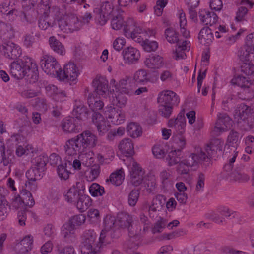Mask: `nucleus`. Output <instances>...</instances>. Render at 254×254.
<instances>
[{
  "mask_svg": "<svg viewBox=\"0 0 254 254\" xmlns=\"http://www.w3.org/2000/svg\"><path fill=\"white\" fill-rule=\"evenodd\" d=\"M125 29V36L131 38L134 41L140 43L143 49L147 52H151L156 51L158 47V43L155 41H150L145 39L143 37L145 33L143 32V29L138 26L134 20H129Z\"/></svg>",
  "mask_w": 254,
  "mask_h": 254,
  "instance_id": "f257e3e1",
  "label": "nucleus"
},
{
  "mask_svg": "<svg viewBox=\"0 0 254 254\" xmlns=\"http://www.w3.org/2000/svg\"><path fill=\"white\" fill-rule=\"evenodd\" d=\"M169 126L175 131V136L173 137V146L178 153H181L186 145V139L182 134L185 132L186 121L183 114L180 113L176 119H170L168 122Z\"/></svg>",
  "mask_w": 254,
  "mask_h": 254,
  "instance_id": "f03ea898",
  "label": "nucleus"
},
{
  "mask_svg": "<svg viewBox=\"0 0 254 254\" xmlns=\"http://www.w3.org/2000/svg\"><path fill=\"white\" fill-rule=\"evenodd\" d=\"M181 153H178L177 150L170 151L166 158L169 166H173L180 162Z\"/></svg>",
  "mask_w": 254,
  "mask_h": 254,
  "instance_id": "13d9d810",
  "label": "nucleus"
},
{
  "mask_svg": "<svg viewBox=\"0 0 254 254\" xmlns=\"http://www.w3.org/2000/svg\"><path fill=\"white\" fill-rule=\"evenodd\" d=\"M15 5V1L11 0L9 2H4L1 5V11L9 16V18L13 20L15 16L14 13H12V10H16L14 7Z\"/></svg>",
  "mask_w": 254,
  "mask_h": 254,
  "instance_id": "49530a36",
  "label": "nucleus"
},
{
  "mask_svg": "<svg viewBox=\"0 0 254 254\" xmlns=\"http://www.w3.org/2000/svg\"><path fill=\"white\" fill-rule=\"evenodd\" d=\"M14 36L13 29L10 24L0 22V41H7Z\"/></svg>",
  "mask_w": 254,
  "mask_h": 254,
  "instance_id": "c756f323",
  "label": "nucleus"
},
{
  "mask_svg": "<svg viewBox=\"0 0 254 254\" xmlns=\"http://www.w3.org/2000/svg\"><path fill=\"white\" fill-rule=\"evenodd\" d=\"M231 82L233 84L237 85L241 88L254 85L253 82L252 83H250L249 78L240 75L233 78L231 80Z\"/></svg>",
  "mask_w": 254,
  "mask_h": 254,
  "instance_id": "4d7b16f0",
  "label": "nucleus"
},
{
  "mask_svg": "<svg viewBox=\"0 0 254 254\" xmlns=\"http://www.w3.org/2000/svg\"><path fill=\"white\" fill-rule=\"evenodd\" d=\"M31 34H27L23 37V44L27 48L31 47L33 44L37 42L41 39V35L40 32H36L34 35L33 32Z\"/></svg>",
  "mask_w": 254,
  "mask_h": 254,
  "instance_id": "79ce46f5",
  "label": "nucleus"
},
{
  "mask_svg": "<svg viewBox=\"0 0 254 254\" xmlns=\"http://www.w3.org/2000/svg\"><path fill=\"white\" fill-rule=\"evenodd\" d=\"M69 165L66 164V162L64 164H60L58 165L57 170L58 176L61 179L66 180L69 178L70 171L67 170Z\"/></svg>",
  "mask_w": 254,
  "mask_h": 254,
  "instance_id": "bf43d9fd",
  "label": "nucleus"
},
{
  "mask_svg": "<svg viewBox=\"0 0 254 254\" xmlns=\"http://www.w3.org/2000/svg\"><path fill=\"white\" fill-rule=\"evenodd\" d=\"M107 117L111 120V122L116 125L123 123L125 121V114L120 110L115 108L111 109L109 111Z\"/></svg>",
  "mask_w": 254,
  "mask_h": 254,
  "instance_id": "f704fd0d",
  "label": "nucleus"
},
{
  "mask_svg": "<svg viewBox=\"0 0 254 254\" xmlns=\"http://www.w3.org/2000/svg\"><path fill=\"white\" fill-rule=\"evenodd\" d=\"M172 109L173 107L171 105L159 104V113L163 117L168 118L172 112Z\"/></svg>",
  "mask_w": 254,
  "mask_h": 254,
  "instance_id": "774afa93",
  "label": "nucleus"
},
{
  "mask_svg": "<svg viewBox=\"0 0 254 254\" xmlns=\"http://www.w3.org/2000/svg\"><path fill=\"white\" fill-rule=\"evenodd\" d=\"M62 128L66 132H78L81 130V121L74 117L64 119L62 122Z\"/></svg>",
  "mask_w": 254,
  "mask_h": 254,
  "instance_id": "ddd939ff",
  "label": "nucleus"
},
{
  "mask_svg": "<svg viewBox=\"0 0 254 254\" xmlns=\"http://www.w3.org/2000/svg\"><path fill=\"white\" fill-rule=\"evenodd\" d=\"M96 94L105 96L108 92V81L104 76L97 75L92 82Z\"/></svg>",
  "mask_w": 254,
  "mask_h": 254,
  "instance_id": "4be33fe9",
  "label": "nucleus"
},
{
  "mask_svg": "<svg viewBox=\"0 0 254 254\" xmlns=\"http://www.w3.org/2000/svg\"><path fill=\"white\" fill-rule=\"evenodd\" d=\"M190 46V43L189 41L185 40L182 42L181 44L178 43L175 51H174V57L177 60L179 59H185L186 55L184 52L185 51L189 50Z\"/></svg>",
  "mask_w": 254,
  "mask_h": 254,
  "instance_id": "72a5a7b5",
  "label": "nucleus"
},
{
  "mask_svg": "<svg viewBox=\"0 0 254 254\" xmlns=\"http://www.w3.org/2000/svg\"><path fill=\"white\" fill-rule=\"evenodd\" d=\"M166 203L165 197L162 195L156 196L152 200L151 204L148 209L149 215L150 218L155 219L158 214V212L161 211Z\"/></svg>",
  "mask_w": 254,
  "mask_h": 254,
  "instance_id": "4468645a",
  "label": "nucleus"
},
{
  "mask_svg": "<svg viewBox=\"0 0 254 254\" xmlns=\"http://www.w3.org/2000/svg\"><path fill=\"white\" fill-rule=\"evenodd\" d=\"M0 199V220H4L8 215L10 207L5 198Z\"/></svg>",
  "mask_w": 254,
  "mask_h": 254,
  "instance_id": "864d4df0",
  "label": "nucleus"
},
{
  "mask_svg": "<svg viewBox=\"0 0 254 254\" xmlns=\"http://www.w3.org/2000/svg\"><path fill=\"white\" fill-rule=\"evenodd\" d=\"M44 172L34 166L26 172V176L29 181H36L41 179Z\"/></svg>",
  "mask_w": 254,
  "mask_h": 254,
  "instance_id": "603ef678",
  "label": "nucleus"
},
{
  "mask_svg": "<svg viewBox=\"0 0 254 254\" xmlns=\"http://www.w3.org/2000/svg\"><path fill=\"white\" fill-rule=\"evenodd\" d=\"M83 185L80 182H77L75 185L70 188L65 195L66 199L71 203H75L80 196L83 193Z\"/></svg>",
  "mask_w": 254,
  "mask_h": 254,
  "instance_id": "aec40b11",
  "label": "nucleus"
},
{
  "mask_svg": "<svg viewBox=\"0 0 254 254\" xmlns=\"http://www.w3.org/2000/svg\"><path fill=\"white\" fill-rule=\"evenodd\" d=\"M133 78L135 82L144 84L148 82L154 83L157 81L158 78L156 76H151L147 73L146 70L140 69L137 70L134 75Z\"/></svg>",
  "mask_w": 254,
  "mask_h": 254,
  "instance_id": "bb28decb",
  "label": "nucleus"
},
{
  "mask_svg": "<svg viewBox=\"0 0 254 254\" xmlns=\"http://www.w3.org/2000/svg\"><path fill=\"white\" fill-rule=\"evenodd\" d=\"M164 147L163 143L155 145L152 149L153 155L157 158H163L166 153Z\"/></svg>",
  "mask_w": 254,
  "mask_h": 254,
  "instance_id": "69168bd1",
  "label": "nucleus"
},
{
  "mask_svg": "<svg viewBox=\"0 0 254 254\" xmlns=\"http://www.w3.org/2000/svg\"><path fill=\"white\" fill-rule=\"evenodd\" d=\"M215 30L217 38H221L222 36V34L226 32L225 26L221 25H218V27H203L199 32L198 37L200 43L206 46L210 45L214 39L213 31Z\"/></svg>",
  "mask_w": 254,
  "mask_h": 254,
  "instance_id": "423d86ee",
  "label": "nucleus"
},
{
  "mask_svg": "<svg viewBox=\"0 0 254 254\" xmlns=\"http://www.w3.org/2000/svg\"><path fill=\"white\" fill-rule=\"evenodd\" d=\"M127 252L129 254H131L136 252L139 246V239L129 238L127 243Z\"/></svg>",
  "mask_w": 254,
  "mask_h": 254,
  "instance_id": "338daca9",
  "label": "nucleus"
},
{
  "mask_svg": "<svg viewBox=\"0 0 254 254\" xmlns=\"http://www.w3.org/2000/svg\"><path fill=\"white\" fill-rule=\"evenodd\" d=\"M244 168L243 166L239 169V168L228 173L226 175L227 179L229 181H237L239 182H246L250 179V177L247 174L242 172L241 169Z\"/></svg>",
  "mask_w": 254,
  "mask_h": 254,
  "instance_id": "c85d7f7f",
  "label": "nucleus"
},
{
  "mask_svg": "<svg viewBox=\"0 0 254 254\" xmlns=\"http://www.w3.org/2000/svg\"><path fill=\"white\" fill-rule=\"evenodd\" d=\"M75 228L69 222L65 223L62 228V234L66 241H72L75 238Z\"/></svg>",
  "mask_w": 254,
  "mask_h": 254,
  "instance_id": "c9c22d12",
  "label": "nucleus"
},
{
  "mask_svg": "<svg viewBox=\"0 0 254 254\" xmlns=\"http://www.w3.org/2000/svg\"><path fill=\"white\" fill-rule=\"evenodd\" d=\"M67 17L70 33L79 30L83 26L82 22L79 21L78 17L75 15L71 14L70 15H67Z\"/></svg>",
  "mask_w": 254,
  "mask_h": 254,
  "instance_id": "a18cd8bd",
  "label": "nucleus"
},
{
  "mask_svg": "<svg viewBox=\"0 0 254 254\" xmlns=\"http://www.w3.org/2000/svg\"><path fill=\"white\" fill-rule=\"evenodd\" d=\"M92 121L96 126L100 135L102 136L108 131L110 125L99 112H95L93 114Z\"/></svg>",
  "mask_w": 254,
  "mask_h": 254,
  "instance_id": "f3484780",
  "label": "nucleus"
},
{
  "mask_svg": "<svg viewBox=\"0 0 254 254\" xmlns=\"http://www.w3.org/2000/svg\"><path fill=\"white\" fill-rule=\"evenodd\" d=\"M40 65L43 70L47 74L57 76L61 67L56 60L51 56L44 55L40 61Z\"/></svg>",
  "mask_w": 254,
  "mask_h": 254,
  "instance_id": "0eeeda50",
  "label": "nucleus"
},
{
  "mask_svg": "<svg viewBox=\"0 0 254 254\" xmlns=\"http://www.w3.org/2000/svg\"><path fill=\"white\" fill-rule=\"evenodd\" d=\"M78 136L82 142L84 149L93 148L98 142L97 136L89 131H84Z\"/></svg>",
  "mask_w": 254,
  "mask_h": 254,
  "instance_id": "5701e85b",
  "label": "nucleus"
},
{
  "mask_svg": "<svg viewBox=\"0 0 254 254\" xmlns=\"http://www.w3.org/2000/svg\"><path fill=\"white\" fill-rule=\"evenodd\" d=\"M0 52L10 59H16L21 54L19 47L9 40L3 41L2 44L0 43Z\"/></svg>",
  "mask_w": 254,
  "mask_h": 254,
  "instance_id": "9d476101",
  "label": "nucleus"
},
{
  "mask_svg": "<svg viewBox=\"0 0 254 254\" xmlns=\"http://www.w3.org/2000/svg\"><path fill=\"white\" fill-rule=\"evenodd\" d=\"M125 179V174L123 168H121L116 172L112 173L109 179H106V182H111L116 186H119Z\"/></svg>",
  "mask_w": 254,
  "mask_h": 254,
  "instance_id": "e433bc0d",
  "label": "nucleus"
},
{
  "mask_svg": "<svg viewBox=\"0 0 254 254\" xmlns=\"http://www.w3.org/2000/svg\"><path fill=\"white\" fill-rule=\"evenodd\" d=\"M119 149L127 157H131L134 153V146L129 138L123 139L119 144Z\"/></svg>",
  "mask_w": 254,
  "mask_h": 254,
  "instance_id": "2f4dec72",
  "label": "nucleus"
},
{
  "mask_svg": "<svg viewBox=\"0 0 254 254\" xmlns=\"http://www.w3.org/2000/svg\"><path fill=\"white\" fill-rule=\"evenodd\" d=\"M113 7L112 4L109 2H105L103 3L100 8H96L94 12H101L102 13L110 16L113 12Z\"/></svg>",
  "mask_w": 254,
  "mask_h": 254,
  "instance_id": "e2e57ef3",
  "label": "nucleus"
},
{
  "mask_svg": "<svg viewBox=\"0 0 254 254\" xmlns=\"http://www.w3.org/2000/svg\"><path fill=\"white\" fill-rule=\"evenodd\" d=\"M97 235L93 230L84 232L82 238L81 252L82 254H98L101 246L95 243Z\"/></svg>",
  "mask_w": 254,
  "mask_h": 254,
  "instance_id": "39448f33",
  "label": "nucleus"
},
{
  "mask_svg": "<svg viewBox=\"0 0 254 254\" xmlns=\"http://www.w3.org/2000/svg\"><path fill=\"white\" fill-rule=\"evenodd\" d=\"M224 141L220 139L214 138L207 144L202 150L204 151L207 157L211 160V158L217 153V151H222Z\"/></svg>",
  "mask_w": 254,
  "mask_h": 254,
  "instance_id": "6ab92c4d",
  "label": "nucleus"
},
{
  "mask_svg": "<svg viewBox=\"0 0 254 254\" xmlns=\"http://www.w3.org/2000/svg\"><path fill=\"white\" fill-rule=\"evenodd\" d=\"M23 201V205L29 207H32L35 201L29 190L26 189H23L19 195Z\"/></svg>",
  "mask_w": 254,
  "mask_h": 254,
  "instance_id": "09e8293b",
  "label": "nucleus"
},
{
  "mask_svg": "<svg viewBox=\"0 0 254 254\" xmlns=\"http://www.w3.org/2000/svg\"><path fill=\"white\" fill-rule=\"evenodd\" d=\"M254 52L250 48L244 45L241 48L238 55L242 61L247 62L250 60V54L253 53Z\"/></svg>",
  "mask_w": 254,
  "mask_h": 254,
  "instance_id": "680f3d73",
  "label": "nucleus"
},
{
  "mask_svg": "<svg viewBox=\"0 0 254 254\" xmlns=\"http://www.w3.org/2000/svg\"><path fill=\"white\" fill-rule=\"evenodd\" d=\"M122 55L125 63L128 64L137 63L140 58L139 51L131 46L125 48L122 51Z\"/></svg>",
  "mask_w": 254,
  "mask_h": 254,
  "instance_id": "dca6fc26",
  "label": "nucleus"
},
{
  "mask_svg": "<svg viewBox=\"0 0 254 254\" xmlns=\"http://www.w3.org/2000/svg\"><path fill=\"white\" fill-rule=\"evenodd\" d=\"M56 9L53 5L52 0H40L36 6V13L38 14L49 16L50 13Z\"/></svg>",
  "mask_w": 254,
  "mask_h": 254,
  "instance_id": "393cba45",
  "label": "nucleus"
},
{
  "mask_svg": "<svg viewBox=\"0 0 254 254\" xmlns=\"http://www.w3.org/2000/svg\"><path fill=\"white\" fill-rule=\"evenodd\" d=\"M129 20H133L132 19H129L125 24V21L120 15H118L114 17L111 22V25L112 28L115 30H120L122 28H123L124 34L125 35V29L127 27V23Z\"/></svg>",
  "mask_w": 254,
  "mask_h": 254,
  "instance_id": "a19ab883",
  "label": "nucleus"
},
{
  "mask_svg": "<svg viewBox=\"0 0 254 254\" xmlns=\"http://www.w3.org/2000/svg\"><path fill=\"white\" fill-rule=\"evenodd\" d=\"M12 13H14V15L16 17H19L21 20L23 22L32 23L35 21L36 17V16H33L31 14V12H34L33 10L30 11H18L17 10H12Z\"/></svg>",
  "mask_w": 254,
  "mask_h": 254,
  "instance_id": "ea45409f",
  "label": "nucleus"
},
{
  "mask_svg": "<svg viewBox=\"0 0 254 254\" xmlns=\"http://www.w3.org/2000/svg\"><path fill=\"white\" fill-rule=\"evenodd\" d=\"M87 103L90 109L95 113L101 110L103 106V102L100 100L95 93H89L87 97Z\"/></svg>",
  "mask_w": 254,
  "mask_h": 254,
  "instance_id": "473e14b6",
  "label": "nucleus"
},
{
  "mask_svg": "<svg viewBox=\"0 0 254 254\" xmlns=\"http://www.w3.org/2000/svg\"><path fill=\"white\" fill-rule=\"evenodd\" d=\"M106 228L107 229H113L119 234V230L121 228H127L132 222V217L126 212L118 213L117 219L111 216H107L104 220Z\"/></svg>",
  "mask_w": 254,
  "mask_h": 254,
  "instance_id": "20e7f679",
  "label": "nucleus"
},
{
  "mask_svg": "<svg viewBox=\"0 0 254 254\" xmlns=\"http://www.w3.org/2000/svg\"><path fill=\"white\" fill-rule=\"evenodd\" d=\"M48 162V157L46 154H42L34 159V166L39 168L41 171H44L46 169V165Z\"/></svg>",
  "mask_w": 254,
  "mask_h": 254,
  "instance_id": "3c124183",
  "label": "nucleus"
},
{
  "mask_svg": "<svg viewBox=\"0 0 254 254\" xmlns=\"http://www.w3.org/2000/svg\"><path fill=\"white\" fill-rule=\"evenodd\" d=\"M234 116L238 127L243 130H250L254 125V114L252 109L244 103L237 106Z\"/></svg>",
  "mask_w": 254,
  "mask_h": 254,
  "instance_id": "7ed1b4c3",
  "label": "nucleus"
},
{
  "mask_svg": "<svg viewBox=\"0 0 254 254\" xmlns=\"http://www.w3.org/2000/svg\"><path fill=\"white\" fill-rule=\"evenodd\" d=\"M45 89L47 93L51 96H53L54 99L58 100L57 98V96H60L63 97L65 96V94L64 92L58 90L57 87L54 85L49 84L45 87Z\"/></svg>",
  "mask_w": 254,
  "mask_h": 254,
  "instance_id": "6e6d98bb",
  "label": "nucleus"
},
{
  "mask_svg": "<svg viewBox=\"0 0 254 254\" xmlns=\"http://www.w3.org/2000/svg\"><path fill=\"white\" fill-rule=\"evenodd\" d=\"M19 60L14 61L10 65V73L12 76L17 79H22L26 74Z\"/></svg>",
  "mask_w": 254,
  "mask_h": 254,
  "instance_id": "7c9ffc66",
  "label": "nucleus"
},
{
  "mask_svg": "<svg viewBox=\"0 0 254 254\" xmlns=\"http://www.w3.org/2000/svg\"><path fill=\"white\" fill-rule=\"evenodd\" d=\"M49 16L41 15L38 19V27L42 30H46L50 27H53L56 25L55 20L49 19Z\"/></svg>",
  "mask_w": 254,
  "mask_h": 254,
  "instance_id": "c03bdc74",
  "label": "nucleus"
},
{
  "mask_svg": "<svg viewBox=\"0 0 254 254\" xmlns=\"http://www.w3.org/2000/svg\"><path fill=\"white\" fill-rule=\"evenodd\" d=\"M89 192L94 197L102 196L105 193L103 187L97 183H93L89 187Z\"/></svg>",
  "mask_w": 254,
  "mask_h": 254,
  "instance_id": "052dcab7",
  "label": "nucleus"
},
{
  "mask_svg": "<svg viewBox=\"0 0 254 254\" xmlns=\"http://www.w3.org/2000/svg\"><path fill=\"white\" fill-rule=\"evenodd\" d=\"M88 111L86 107L82 104L76 105L73 110V115L75 118L78 119L80 121L83 118H87Z\"/></svg>",
  "mask_w": 254,
  "mask_h": 254,
  "instance_id": "8fccbe9b",
  "label": "nucleus"
},
{
  "mask_svg": "<svg viewBox=\"0 0 254 254\" xmlns=\"http://www.w3.org/2000/svg\"><path fill=\"white\" fill-rule=\"evenodd\" d=\"M165 35L170 43H180L178 34L171 28H167L165 31Z\"/></svg>",
  "mask_w": 254,
  "mask_h": 254,
  "instance_id": "5fc2aeb1",
  "label": "nucleus"
},
{
  "mask_svg": "<svg viewBox=\"0 0 254 254\" xmlns=\"http://www.w3.org/2000/svg\"><path fill=\"white\" fill-rule=\"evenodd\" d=\"M19 60L27 74L28 72H30L31 70L35 69L36 68L38 67L35 61L32 58L28 56H24Z\"/></svg>",
  "mask_w": 254,
  "mask_h": 254,
  "instance_id": "de8ad7c7",
  "label": "nucleus"
},
{
  "mask_svg": "<svg viewBox=\"0 0 254 254\" xmlns=\"http://www.w3.org/2000/svg\"><path fill=\"white\" fill-rule=\"evenodd\" d=\"M146 66L149 68L155 69L162 67L164 65L162 57L157 54H152L146 58L144 62Z\"/></svg>",
  "mask_w": 254,
  "mask_h": 254,
  "instance_id": "a878e982",
  "label": "nucleus"
},
{
  "mask_svg": "<svg viewBox=\"0 0 254 254\" xmlns=\"http://www.w3.org/2000/svg\"><path fill=\"white\" fill-rule=\"evenodd\" d=\"M127 101V98L126 96L121 92L116 95L115 97L113 98L112 102L114 105L122 108L126 105Z\"/></svg>",
  "mask_w": 254,
  "mask_h": 254,
  "instance_id": "0e129e2a",
  "label": "nucleus"
},
{
  "mask_svg": "<svg viewBox=\"0 0 254 254\" xmlns=\"http://www.w3.org/2000/svg\"><path fill=\"white\" fill-rule=\"evenodd\" d=\"M104 225V229L101 232L99 238V246L101 247L102 245L110 243L112 238H116L119 236V234L114 231L113 229H107L105 224Z\"/></svg>",
  "mask_w": 254,
  "mask_h": 254,
  "instance_id": "cd10ccee",
  "label": "nucleus"
},
{
  "mask_svg": "<svg viewBox=\"0 0 254 254\" xmlns=\"http://www.w3.org/2000/svg\"><path fill=\"white\" fill-rule=\"evenodd\" d=\"M229 122H230V118L226 114L218 113L215 126L212 131L213 135L218 136L221 133L226 130L228 127Z\"/></svg>",
  "mask_w": 254,
  "mask_h": 254,
  "instance_id": "a211bd4d",
  "label": "nucleus"
},
{
  "mask_svg": "<svg viewBox=\"0 0 254 254\" xmlns=\"http://www.w3.org/2000/svg\"><path fill=\"white\" fill-rule=\"evenodd\" d=\"M33 238L31 235L26 236L20 242L17 243L14 246V251L18 254H24L32 248Z\"/></svg>",
  "mask_w": 254,
  "mask_h": 254,
  "instance_id": "b1692460",
  "label": "nucleus"
},
{
  "mask_svg": "<svg viewBox=\"0 0 254 254\" xmlns=\"http://www.w3.org/2000/svg\"><path fill=\"white\" fill-rule=\"evenodd\" d=\"M157 101L159 104L171 105L173 107L178 105L180 99L176 93L170 90H166L159 94Z\"/></svg>",
  "mask_w": 254,
  "mask_h": 254,
  "instance_id": "f8f14e48",
  "label": "nucleus"
},
{
  "mask_svg": "<svg viewBox=\"0 0 254 254\" xmlns=\"http://www.w3.org/2000/svg\"><path fill=\"white\" fill-rule=\"evenodd\" d=\"M199 16L201 22L205 25H209L211 27H218L219 25L216 24L218 16L214 12L201 9L199 12Z\"/></svg>",
  "mask_w": 254,
  "mask_h": 254,
  "instance_id": "412c9836",
  "label": "nucleus"
},
{
  "mask_svg": "<svg viewBox=\"0 0 254 254\" xmlns=\"http://www.w3.org/2000/svg\"><path fill=\"white\" fill-rule=\"evenodd\" d=\"M75 203L77 208L81 212H84L91 205L92 201L89 196L82 193Z\"/></svg>",
  "mask_w": 254,
  "mask_h": 254,
  "instance_id": "4c0bfd02",
  "label": "nucleus"
},
{
  "mask_svg": "<svg viewBox=\"0 0 254 254\" xmlns=\"http://www.w3.org/2000/svg\"><path fill=\"white\" fill-rule=\"evenodd\" d=\"M131 168L130 171L131 184L135 186H138L144 181V172L142 170L141 168L139 166L137 162L134 160L131 161Z\"/></svg>",
  "mask_w": 254,
  "mask_h": 254,
  "instance_id": "2eb2a0df",
  "label": "nucleus"
},
{
  "mask_svg": "<svg viewBox=\"0 0 254 254\" xmlns=\"http://www.w3.org/2000/svg\"><path fill=\"white\" fill-rule=\"evenodd\" d=\"M127 130L129 135L133 138L139 137L142 133L141 126L136 123H130L127 127Z\"/></svg>",
  "mask_w": 254,
  "mask_h": 254,
  "instance_id": "37998d69",
  "label": "nucleus"
},
{
  "mask_svg": "<svg viewBox=\"0 0 254 254\" xmlns=\"http://www.w3.org/2000/svg\"><path fill=\"white\" fill-rule=\"evenodd\" d=\"M183 161L190 167L197 166L200 163L203 168L206 169L211 164V160L203 150H201L198 154L191 153Z\"/></svg>",
  "mask_w": 254,
  "mask_h": 254,
  "instance_id": "6e6552de",
  "label": "nucleus"
},
{
  "mask_svg": "<svg viewBox=\"0 0 254 254\" xmlns=\"http://www.w3.org/2000/svg\"><path fill=\"white\" fill-rule=\"evenodd\" d=\"M64 150L66 156L73 157L84 152V149L80 138L77 135L66 141Z\"/></svg>",
  "mask_w": 254,
  "mask_h": 254,
  "instance_id": "9b49d317",
  "label": "nucleus"
},
{
  "mask_svg": "<svg viewBox=\"0 0 254 254\" xmlns=\"http://www.w3.org/2000/svg\"><path fill=\"white\" fill-rule=\"evenodd\" d=\"M79 74V71L76 65L73 63L69 62L64 65V70L61 68L57 76L61 80H67L70 81H75Z\"/></svg>",
  "mask_w": 254,
  "mask_h": 254,
  "instance_id": "1a4fd4ad",
  "label": "nucleus"
},
{
  "mask_svg": "<svg viewBox=\"0 0 254 254\" xmlns=\"http://www.w3.org/2000/svg\"><path fill=\"white\" fill-rule=\"evenodd\" d=\"M49 43L51 48L56 53L61 55L65 54V50L64 46L55 37L51 36L49 39Z\"/></svg>",
  "mask_w": 254,
  "mask_h": 254,
  "instance_id": "58836bf2",
  "label": "nucleus"
}]
</instances>
